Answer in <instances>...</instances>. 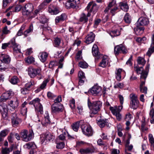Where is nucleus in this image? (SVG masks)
Listing matches in <instances>:
<instances>
[{"label": "nucleus", "mask_w": 154, "mask_h": 154, "mask_svg": "<svg viewBox=\"0 0 154 154\" xmlns=\"http://www.w3.org/2000/svg\"><path fill=\"white\" fill-rule=\"evenodd\" d=\"M88 105L90 110V116L93 117V115L97 114L100 111L102 106V103L100 101L91 102L89 99H88Z\"/></svg>", "instance_id": "f257e3e1"}, {"label": "nucleus", "mask_w": 154, "mask_h": 154, "mask_svg": "<svg viewBox=\"0 0 154 154\" xmlns=\"http://www.w3.org/2000/svg\"><path fill=\"white\" fill-rule=\"evenodd\" d=\"M40 99L38 98H36L29 102L30 105H33L35 110L42 114L43 112V106L40 103Z\"/></svg>", "instance_id": "f03ea898"}, {"label": "nucleus", "mask_w": 154, "mask_h": 154, "mask_svg": "<svg viewBox=\"0 0 154 154\" xmlns=\"http://www.w3.org/2000/svg\"><path fill=\"white\" fill-rule=\"evenodd\" d=\"M54 137L50 133L46 132L45 134H43L41 137V142L42 144L45 145L47 143L54 139Z\"/></svg>", "instance_id": "7ed1b4c3"}, {"label": "nucleus", "mask_w": 154, "mask_h": 154, "mask_svg": "<svg viewBox=\"0 0 154 154\" xmlns=\"http://www.w3.org/2000/svg\"><path fill=\"white\" fill-rule=\"evenodd\" d=\"M64 110V107L61 103H54L51 106V111L52 113L57 114L62 112Z\"/></svg>", "instance_id": "20e7f679"}, {"label": "nucleus", "mask_w": 154, "mask_h": 154, "mask_svg": "<svg viewBox=\"0 0 154 154\" xmlns=\"http://www.w3.org/2000/svg\"><path fill=\"white\" fill-rule=\"evenodd\" d=\"M29 75L31 78H33L37 75H40L41 71L40 68H35L31 66H30L27 69Z\"/></svg>", "instance_id": "39448f33"}, {"label": "nucleus", "mask_w": 154, "mask_h": 154, "mask_svg": "<svg viewBox=\"0 0 154 154\" xmlns=\"http://www.w3.org/2000/svg\"><path fill=\"white\" fill-rule=\"evenodd\" d=\"M81 129L82 132L85 135L88 137L92 135L93 131L90 125L85 123L83 124L81 126Z\"/></svg>", "instance_id": "423d86ee"}, {"label": "nucleus", "mask_w": 154, "mask_h": 154, "mask_svg": "<svg viewBox=\"0 0 154 154\" xmlns=\"http://www.w3.org/2000/svg\"><path fill=\"white\" fill-rule=\"evenodd\" d=\"M28 131L27 130H24L21 131L20 133L21 137L23 140L28 142L32 139L33 135V133L32 131H30L29 134L28 135Z\"/></svg>", "instance_id": "0eeeda50"}, {"label": "nucleus", "mask_w": 154, "mask_h": 154, "mask_svg": "<svg viewBox=\"0 0 154 154\" xmlns=\"http://www.w3.org/2000/svg\"><path fill=\"white\" fill-rule=\"evenodd\" d=\"M128 50L123 44H121L116 46L114 48V53L116 56L120 53L126 54Z\"/></svg>", "instance_id": "6e6552de"}, {"label": "nucleus", "mask_w": 154, "mask_h": 154, "mask_svg": "<svg viewBox=\"0 0 154 154\" xmlns=\"http://www.w3.org/2000/svg\"><path fill=\"white\" fill-rule=\"evenodd\" d=\"M131 106V108L136 109L138 106L139 102L137 96L134 94L130 95Z\"/></svg>", "instance_id": "1a4fd4ad"}, {"label": "nucleus", "mask_w": 154, "mask_h": 154, "mask_svg": "<svg viewBox=\"0 0 154 154\" xmlns=\"http://www.w3.org/2000/svg\"><path fill=\"white\" fill-rule=\"evenodd\" d=\"M34 85V83L33 81L28 82L25 85L24 88H22L21 89L20 91L21 93L23 94H28L29 91V88L32 86Z\"/></svg>", "instance_id": "9d476101"}, {"label": "nucleus", "mask_w": 154, "mask_h": 154, "mask_svg": "<svg viewBox=\"0 0 154 154\" xmlns=\"http://www.w3.org/2000/svg\"><path fill=\"white\" fill-rule=\"evenodd\" d=\"M8 43L9 45H11V46L13 48L14 51L17 52H20V49L19 45L16 43L15 39L14 38H12Z\"/></svg>", "instance_id": "9b49d317"}, {"label": "nucleus", "mask_w": 154, "mask_h": 154, "mask_svg": "<svg viewBox=\"0 0 154 154\" xmlns=\"http://www.w3.org/2000/svg\"><path fill=\"white\" fill-rule=\"evenodd\" d=\"M95 37V34L92 32H90L85 37V42L87 44L92 43L94 40Z\"/></svg>", "instance_id": "f8f14e48"}, {"label": "nucleus", "mask_w": 154, "mask_h": 154, "mask_svg": "<svg viewBox=\"0 0 154 154\" xmlns=\"http://www.w3.org/2000/svg\"><path fill=\"white\" fill-rule=\"evenodd\" d=\"M92 53L95 58L98 59L102 57V55L99 52L98 49L97 45L94 44L92 48Z\"/></svg>", "instance_id": "ddd939ff"}, {"label": "nucleus", "mask_w": 154, "mask_h": 154, "mask_svg": "<svg viewBox=\"0 0 154 154\" xmlns=\"http://www.w3.org/2000/svg\"><path fill=\"white\" fill-rule=\"evenodd\" d=\"M12 124L14 127L17 126L21 122V120L15 114H13L11 117Z\"/></svg>", "instance_id": "4468645a"}, {"label": "nucleus", "mask_w": 154, "mask_h": 154, "mask_svg": "<svg viewBox=\"0 0 154 154\" xmlns=\"http://www.w3.org/2000/svg\"><path fill=\"white\" fill-rule=\"evenodd\" d=\"M0 60L2 62L8 64L11 62V58L8 55L2 54H1Z\"/></svg>", "instance_id": "2eb2a0df"}, {"label": "nucleus", "mask_w": 154, "mask_h": 154, "mask_svg": "<svg viewBox=\"0 0 154 154\" xmlns=\"http://www.w3.org/2000/svg\"><path fill=\"white\" fill-rule=\"evenodd\" d=\"M102 90L101 87L97 85L94 86L90 90V92L92 94L94 95L98 94Z\"/></svg>", "instance_id": "dca6fc26"}, {"label": "nucleus", "mask_w": 154, "mask_h": 154, "mask_svg": "<svg viewBox=\"0 0 154 154\" xmlns=\"http://www.w3.org/2000/svg\"><path fill=\"white\" fill-rule=\"evenodd\" d=\"M50 123V121L48 113V112H46L45 113L44 117L42 120L41 123L43 126H47Z\"/></svg>", "instance_id": "f3484780"}, {"label": "nucleus", "mask_w": 154, "mask_h": 154, "mask_svg": "<svg viewBox=\"0 0 154 154\" xmlns=\"http://www.w3.org/2000/svg\"><path fill=\"white\" fill-rule=\"evenodd\" d=\"M84 123L83 120L78 121L72 125V128L74 131L77 132L78 130L80 125L81 126Z\"/></svg>", "instance_id": "a211bd4d"}, {"label": "nucleus", "mask_w": 154, "mask_h": 154, "mask_svg": "<svg viewBox=\"0 0 154 154\" xmlns=\"http://www.w3.org/2000/svg\"><path fill=\"white\" fill-rule=\"evenodd\" d=\"M11 92L10 91H7L4 93L0 97V101H5L11 97Z\"/></svg>", "instance_id": "6ab92c4d"}, {"label": "nucleus", "mask_w": 154, "mask_h": 154, "mask_svg": "<svg viewBox=\"0 0 154 154\" xmlns=\"http://www.w3.org/2000/svg\"><path fill=\"white\" fill-rule=\"evenodd\" d=\"M137 22L139 25L144 26L147 25L149 24V22L148 18L141 17L139 19Z\"/></svg>", "instance_id": "aec40b11"}, {"label": "nucleus", "mask_w": 154, "mask_h": 154, "mask_svg": "<svg viewBox=\"0 0 154 154\" xmlns=\"http://www.w3.org/2000/svg\"><path fill=\"white\" fill-rule=\"evenodd\" d=\"M95 150L94 148H87L85 149H81L79 152L81 154H89L94 152Z\"/></svg>", "instance_id": "412c9836"}, {"label": "nucleus", "mask_w": 154, "mask_h": 154, "mask_svg": "<svg viewBox=\"0 0 154 154\" xmlns=\"http://www.w3.org/2000/svg\"><path fill=\"white\" fill-rule=\"evenodd\" d=\"M122 106H119L118 107L115 106L114 107L111 106L109 107V109L113 115L118 113H119L122 108Z\"/></svg>", "instance_id": "4be33fe9"}, {"label": "nucleus", "mask_w": 154, "mask_h": 154, "mask_svg": "<svg viewBox=\"0 0 154 154\" xmlns=\"http://www.w3.org/2000/svg\"><path fill=\"white\" fill-rule=\"evenodd\" d=\"M91 11L92 10H90L88 12L87 16L85 14L82 13L81 15L80 21L84 23L87 22L88 20V17H89L91 16Z\"/></svg>", "instance_id": "5701e85b"}, {"label": "nucleus", "mask_w": 154, "mask_h": 154, "mask_svg": "<svg viewBox=\"0 0 154 154\" xmlns=\"http://www.w3.org/2000/svg\"><path fill=\"white\" fill-rule=\"evenodd\" d=\"M9 104L10 106L13 109L17 108L19 106V101L16 97L14 98L12 100L10 101Z\"/></svg>", "instance_id": "b1692460"}, {"label": "nucleus", "mask_w": 154, "mask_h": 154, "mask_svg": "<svg viewBox=\"0 0 154 154\" xmlns=\"http://www.w3.org/2000/svg\"><path fill=\"white\" fill-rule=\"evenodd\" d=\"M109 63V58L106 56H103L101 61L99 64L100 66L105 67Z\"/></svg>", "instance_id": "393cba45"}, {"label": "nucleus", "mask_w": 154, "mask_h": 154, "mask_svg": "<svg viewBox=\"0 0 154 154\" xmlns=\"http://www.w3.org/2000/svg\"><path fill=\"white\" fill-rule=\"evenodd\" d=\"M98 125L101 128H103L105 126H109L108 120L107 119H100L97 122Z\"/></svg>", "instance_id": "a878e982"}, {"label": "nucleus", "mask_w": 154, "mask_h": 154, "mask_svg": "<svg viewBox=\"0 0 154 154\" xmlns=\"http://www.w3.org/2000/svg\"><path fill=\"white\" fill-rule=\"evenodd\" d=\"M49 79H48L44 80L41 85L40 87L35 91L36 93H38L41 90L45 88L47 83L49 82Z\"/></svg>", "instance_id": "bb28decb"}, {"label": "nucleus", "mask_w": 154, "mask_h": 154, "mask_svg": "<svg viewBox=\"0 0 154 154\" xmlns=\"http://www.w3.org/2000/svg\"><path fill=\"white\" fill-rule=\"evenodd\" d=\"M8 111L7 106L6 104L3 102L0 103V111L3 113L6 114Z\"/></svg>", "instance_id": "cd10ccee"}, {"label": "nucleus", "mask_w": 154, "mask_h": 154, "mask_svg": "<svg viewBox=\"0 0 154 154\" xmlns=\"http://www.w3.org/2000/svg\"><path fill=\"white\" fill-rule=\"evenodd\" d=\"M122 69L120 68L116 69L115 72V77L116 79L118 81H120L121 79V73Z\"/></svg>", "instance_id": "c85d7f7f"}, {"label": "nucleus", "mask_w": 154, "mask_h": 154, "mask_svg": "<svg viewBox=\"0 0 154 154\" xmlns=\"http://www.w3.org/2000/svg\"><path fill=\"white\" fill-rule=\"evenodd\" d=\"M33 29V24H31L30 25L29 28L24 32L23 35L25 36V37H26L27 36L30 35V33L32 32Z\"/></svg>", "instance_id": "c756f323"}, {"label": "nucleus", "mask_w": 154, "mask_h": 154, "mask_svg": "<svg viewBox=\"0 0 154 154\" xmlns=\"http://www.w3.org/2000/svg\"><path fill=\"white\" fill-rule=\"evenodd\" d=\"M137 62L138 65H141L143 66L145 65L146 61L144 57L139 56L137 58Z\"/></svg>", "instance_id": "7c9ffc66"}, {"label": "nucleus", "mask_w": 154, "mask_h": 154, "mask_svg": "<svg viewBox=\"0 0 154 154\" xmlns=\"http://www.w3.org/2000/svg\"><path fill=\"white\" fill-rule=\"evenodd\" d=\"M24 147L28 149L31 148L35 149L37 148L36 145L33 142H30L27 143L24 146Z\"/></svg>", "instance_id": "2f4dec72"}, {"label": "nucleus", "mask_w": 154, "mask_h": 154, "mask_svg": "<svg viewBox=\"0 0 154 154\" xmlns=\"http://www.w3.org/2000/svg\"><path fill=\"white\" fill-rule=\"evenodd\" d=\"M40 57L39 59L42 62H44L46 60L48 55L47 53L45 52L40 53L39 54Z\"/></svg>", "instance_id": "473e14b6"}, {"label": "nucleus", "mask_w": 154, "mask_h": 154, "mask_svg": "<svg viewBox=\"0 0 154 154\" xmlns=\"http://www.w3.org/2000/svg\"><path fill=\"white\" fill-rule=\"evenodd\" d=\"M13 146H11L9 148L5 147L2 148V154H9L10 152L12 151Z\"/></svg>", "instance_id": "72a5a7b5"}, {"label": "nucleus", "mask_w": 154, "mask_h": 154, "mask_svg": "<svg viewBox=\"0 0 154 154\" xmlns=\"http://www.w3.org/2000/svg\"><path fill=\"white\" fill-rule=\"evenodd\" d=\"M33 10L29 11V10H22V14L24 16H28L30 17H32L34 15Z\"/></svg>", "instance_id": "f704fd0d"}, {"label": "nucleus", "mask_w": 154, "mask_h": 154, "mask_svg": "<svg viewBox=\"0 0 154 154\" xmlns=\"http://www.w3.org/2000/svg\"><path fill=\"white\" fill-rule=\"evenodd\" d=\"M71 2H69L68 1L66 3L65 6L66 7V9H78V6L74 5L73 4L70 3Z\"/></svg>", "instance_id": "c9c22d12"}, {"label": "nucleus", "mask_w": 154, "mask_h": 154, "mask_svg": "<svg viewBox=\"0 0 154 154\" xmlns=\"http://www.w3.org/2000/svg\"><path fill=\"white\" fill-rule=\"evenodd\" d=\"M120 29L121 28L119 27L118 29L112 31L110 33V35L112 37H114L119 35L120 34Z\"/></svg>", "instance_id": "e433bc0d"}, {"label": "nucleus", "mask_w": 154, "mask_h": 154, "mask_svg": "<svg viewBox=\"0 0 154 154\" xmlns=\"http://www.w3.org/2000/svg\"><path fill=\"white\" fill-rule=\"evenodd\" d=\"M119 6L121 10L127 9H129V6L127 3L120 2L119 4Z\"/></svg>", "instance_id": "4c0bfd02"}, {"label": "nucleus", "mask_w": 154, "mask_h": 154, "mask_svg": "<svg viewBox=\"0 0 154 154\" xmlns=\"http://www.w3.org/2000/svg\"><path fill=\"white\" fill-rule=\"evenodd\" d=\"M24 60L26 63L29 64L33 63L35 61L34 58L32 56H29L25 58Z\"/></svg>", "instance_id": "58836bf2"}, {"label": "nucleus", "mask_w": 154, "mask_h": 154, "mask_svg": "<svg viewBox=\"0 0 154 154\" xmlns=\"http://www.w3.org/2000/svg\"><path fill=\"white\" fill-rule=\"evenodd\" d=\"M124 19L125 23H130L131 21V17L128 13L125 14Z\"/></svg>", "instance_id": "ea45409f"}, {"label": "nucleus", "mask_w": 154, "mask_h": 154, "mask_svg": "<svg viewBox=\"0 0 154 154\" xmlns=\"http://www.w3.org/2000/svg\"><path fill=\"white\" fill-rule=\"evenodd\" d=\"M141 129L142 131H144L146 130L148 128L145 127L146 124L145 122V118L144 117H143L141 120Z\"/></svg>", "instance_id": "a19ab883"}, {"label": "nucleus", "mask_w": 154, "mask_h": 154, "mask_svg": "<svg viewBox=\"0 0 154 154\" xmlns=\"http://www.w3.org/2000/svg\"><path fill=\"white\" fill-rule=\"evenodd\" d=\"M96 4H93L92 2H90L88 5L87 8V10H93L96 9Z\"/></svg>", "instance_id": "79ce46f5"}, {"label": "nucleus", "mask_w": 154, "mask_h": 154, "mask_svg": "<svg viewBox=\"0 0 154 154\" xmlns=\"http://www.w3.org/2000/svg\"><path fill=\"white\" fill-rule=\"evenodd\" d=\"M61 42V39L60 38L56 37L54 40V46L56 47L59 46Z\"/></svg>", "instance_id": "37998d69"}, {"label": "nucleus", "mask_w": 154, "mask_h": 154, "mask_svg": "<svg viewBox=\"0 0 154 154\" xmlns=\"http://www.w3.org/2000/svg\"><path fill=\"white\" fill-rule=\"evenodd\" d=\"M2 32L1 34L2 36H3L4 35H7L11 33L10 31L8 29V27L7 26H6L3 28Z\"/></svg>", "instance_id": "c03bdc74"}, {"label": "nucleus", "mask_w": 154, "mask_h": 154, "mask_svg": "<svg viewBox=\"0 0 154 154\" xmlns=\"http://www.w3.org/2000/svg\"><path fill=\"white\" fill-rule=\"evenodd\" d=\"M10 81L12 84L15 85L17 83L19 80L16 76H14L11 78Z\"/></svg>", "instance_id": "a18cd8bd"}, {"label": "nucleus", "mask_w": 154, "mask_h": 154, "mask_svg": "<svg viewBox=\"0 0 154 154\" xmlns=\"http://www.w3.org/2000/svg\"><path fill=\"white\" fill-rule=\"evenodd\" d=\"M79 66L82 68H87L88 66V64L85 61H81L79 63Z\"/></svg>", "instance_id": "49530a36"}, {"label": "nucleus", "mask_w": 154, "mask_h": 154, "mask_svg": "<svg viewBox=\"0 0 154 154\" xmlns=\"http://www.w3.org/2000/svg\"><path fill=\"white\" fill-rule=\"evenodd\" d=\"M144 30V27H139L137 28L136 30L135 31V32L137 34L140 35L143 32Z\"/></svg>", "instance_id": "de8ad7c7"}, {"label": "nucleus", "mask_w": 154, "mask_h": 154, "mask_svg": "<svg viewBox=\"0 0 154 154\" xmlns=\"http://www.w3.org/2000/svg\"><path fill=\"white\" fill-rule=\"evenodd\" d=\"M149 114L151 117L150 122L152 124H154V109L153 108L150 110Z\"/></svg>", "instance_id": "09e8293b"}, {"label": "nucleus", "mask_w": 154, "mask_h": 154, "mask_svg": "<svg viewBox=\"0 0 154 154\" xmlns=\"http://www.w3.org/2000/svg\"><path fill=\"white\" fill-rule=\"evenodd\" d=\"M51 1L52 0H45L44 2L40 5V9H45V8H44V6L46 5L47 4L50 3Z\"/></svg>", "instance_id": "8fccbe9b"}, {"label": "nucleus", "mask_w": 154, "mask_h": 154, "mask_svg": "<svg viewBox=\"0 0 154 154\" xmlns=\"http://www.w3.org/2000/svg\"><path fill=\"white\" fill-rule=\"evenodd\" d=\"M40 18V22L43 24L47 23L48 21V20L45 16H41Z\"/></svg>", "instance_id": "3c124183"}, {"label": "nucleus", "mask_w": 154, "mask_h": 154, "mask_svg": "<svg viewBox=\"0 0 154 154\" xmlns=\"http://www.w3.org/2000/svg\"><path fill=\"white\" fill-rule=\"evenodd\" d=\"M132 118V116L129 112L127 113L125 115V121H131Z\"/></svg>", "instance_id": "603ef678"}, {"label": "nucleus", "mask_w": 154, "mask_h": 154, "mask_svg": "<svg viewBox=\"0 0 154 154\" xmlns=\"http://www.w3.org/2000/svg\"><path fill=\"white\" fill-rule=\"evenodd\" d=\"M64 146V143L63 142H61L57 144L56 147L58 149H62L63 148Z\"/></svg>", "instance_id": "864d4df0"}, {"label": "nucleus", "mask_w": 154, "mask_h": 154, "mask_svg": "<svg viewBox=\"0 0 154 154\" xmlns=\"http://www.w3.org/2000/svg\"><path fill=\"white\" fill-rule=\"evenodd\" d=\"M78 77L79 79H85L84 73L82 71H79L78 73Z\"/></svg>", "instance_id": "5fc2aeb1"}, {"label": "nucleus", "mask_w": 154, "mask_h": 154, "mask_svg": "<svg viewBox=\"0 0 154 154\" xmlns=\"http://www.w3.org/2000/svg\"><path fill=\"white\" fill-rule=\"evenodd\" d=\"M149 141L152 146H154V139L152 134H149Z\"/></svg>", "instance_id": "6e6d98bb"}, {"label": "nucleus", "mask_w": 154, "mask_h": 154, "mask_svg": "<svg viewBox=\"0 0 154 154\" xmlns=\"http://www.w3.org/2000/svg\"><path fill=\"white\" fill-rule=\"evenodd\" d=\"M140 91L142 93L146 94L147 93V88L146 87H142L140 88Z\"/></svg>", "instance_id": "4d7b16f0"}, {"label": "nucleus", "mask_w": 154, "mask_h": 154, "mask_svg": "<svg viewBox=\"0 0 154 154\" xmlns=\"http://www.w3.org/2000/svg\"><path fill=\"white\" fill-rule=\"evenodd\" d=\"M8 134L7 130H4L0 132V136L2 138L5 137Z\"/></svg>", "instance_id": "13d9d810"}, {"label": "nucleus", "mask_w": 154, "mask_h": 154, "mask_svg": "<svg viewBox=\"0 0 154 154\" xmlns=\"http://www.w3.org/2000/svg\"><path fill=\"white\" fill-rule=\"evenodd\" d=\"M148 73L146 72H142L141 73V75L140 76V79H143L144 80L146 79Z\"/></svg>", "instance_id": "bf43d9fd"}, {"label": "nucleus", "mask_w": 154, "mask_h": 154, "mask_svg": "<svg viewBox=\"0 0 154 154\" xmlns=\"http://www.w3.org/2000/svg\"><path fill=\"white\" fill-rule=\"evenodd\" d=\"M62 100L61 96H59L54 100V103L57 104L60 103L61 102Z\"/></svg>", "instance_id": "052dcab7"}, {"label": "nucleus", "mask_w": 154, "mask_h": 154, "mask_svg": "<svg viewBox=\"0 0 154 154\" xmlns=\"http://www.w3.org/2000/svg\"><path fill=\"white\" fill-rule=\"evenodd\" d=\"M25 9H27V10H33L34 9L33 5L30 3L26 4L25 6Z\"/></svg>", "instance_id": "680f3d73"}, {"label": "nucleus", "mask_w": 154, "mask_h": 154, "mask_svg": "<svg viewBox=\"0 0 154 154\" xmlns=\"http://www.w3.org/2000/svg\"><path fill=\"white\" fill-rule=\"evenodd\" d=\"M81 54L82 52L81 51H79L78 52L75 57V60L76 61H78L81 59Z\"/></svg>", "instance_id": "e2e57ef3"}, {"label": "nucleus", "mask_w": 154, "mask_h": 154, "mask_svg": "<svg viewBox=\"0 0 154 154\" xmlns=\"http://www.w3.org/2000/svg\"><path fill=\"white\" fill-rule=\"evenodd\" d=\"M116 0H112V1L110 2L108 5V9H109L110 8L112 7L116 4Z\"/></svg>", "instance_id": "0e129e2a"}, {"label": "nucleus", "mask_w": 154, "mask_h": 154, "mask_svg": "<svg viewBox=\"0 0 154 154\" xmlns=\"http://www.w3.org/2000/svg\"><path fill=\"white\" fill-rule=\"evenodd\" d=\"M20 112L23 115H26L27 113V108L26 107H21Z\"/></svg>", "instance_id": "69168bd1"}, {"label": "nucleus", "mask_w": 154, "mask_h": 154, "mask_svg": "<svg viewBox=\"0 0 154 154\" xmlns=\"http://www.w3.org/2000/svg\"><path fill=\"white\" fill-rule=\"evenodd\" d=\"M32 119L35 122H40V120L37 115H35L32 117Z\"/></svg>", "instance_id": "338daca9"}, {"label": "nucleus", "mask_w": 154, "mask_h": 154, "mask_svg": "<svg viewBox=\"0 0 154 154\" xmlns=\"http://www.w3.org/2000/svg\"><path fill=\"white\" fill-rule=\"evenodd\" d=\"M70 106L72 108H74L75 106V100L72 99L70 101Z\"/></svg>", "instance_id": "774afa93"}]
</instances>
